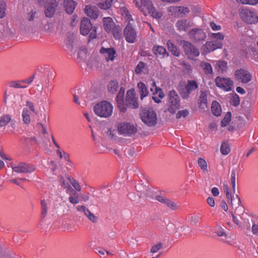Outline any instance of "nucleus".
Returning a JSON list of instances; mask_svg holds the SVG:
<instances>
[{
  "label": "nucleus",
  "instance_id": "4be33fe9",
  "mask_svg": "<svg viewBox=\"0 0 258 258\" xmlns=\"http://www.w3.org/2000/svg\"><path fill=\"white\" fill-rule=\"evenodd\" d=\"M84 11L85 14L92 19H96L99 16V10L98 8L95 7H92L90 5H87L85 7Z\"/></svg>",
  "mask_w": 258,
  "mask_h": 258
},
{
  "label": "nucleus",
  "instance_id": "69168bd1",
  "mask_svg": "<svg viewBox=\"0 0 258 258\" xmlns=\"http://www.w3.org/2000/svg\"><path fill=\"white\" fill-rule=\"evenodd\" d=\"M36 12L31 11L28 14V20L29 21H32L34 20V18L36 17Z\"/></svg>",
  "mask_w": 258,
  "mask_h": 258
},
{
  "label": "nucleus",
  "instance_id": "72a5a7b5",
  "mask_svg": "<svg viewBox=\"0 0 258 258\" xmlns=\"http://www.w3.org/2000/svg\"><path fill=\"white\" fill-rule=\"evenodd\" d=\"M220 152L223 155H227L230 153V148L227 141L222 142L220 147Z\"/></svg>",
  "mask_w": 258,
  "mask_h": 258
},
{
  "label": "nucleus",
  "instance_id": "423d86ee",
  "mask_svg": "<svg viewBox=\"0 0 258 258\" xmlns=\"http://www.w3.org/2000/svg\"><path fill=\"white\" fill-rule=\"evenodd\" d=\"M142 121L148 126H154L157 122V115L152 109H145L141 113Z\"/></svg>",
  "mask_w": 258,
  "mask_h": 258
},
{
  "label": "nucleus",
  "instance_id": "774afa93",
  "mask_svg": "<svg viewBox=\"0 0 258 258\" xmlns=\"http://www.w3.org/2000/svg\"><path fill=\"white\" fill-rule=\"evenodd\" d=\"M252 232L254 235H258V225L253 224L251 228Z\"/></svg>",
  "mask_w": 258,
  "mask_h": 258
},
{
  "label": "nucleus",
  "instance_id": "09e8293b",
  "mask_svg": "<svg viewBox=\"0 0 258 258\" xmlns=\"http://www.w3.org/2000/svg\"><path fill=\"white\" fill-rule=\"evenodd\" d=\"M69 202L74 204L76 205L79 203L78 195L76 192L74 194V196H70L69 198Z\"/></svg>",
  "mask_w": 258,
  "mask_h": 258
},
{
  "label": "nucleus",
  "instance_id": "9d476101",
  "mask_svg": "<svg viewBox=\"0 0 258 258\" xmlns=\"http://www.w3.org/2000/svg\"><path fill=\"white\" fill-rule=\"evenodd\" d=\"M11 167L13 171L17 173H29L35 170V167L33 165L25 162L13 163Z\"/></svg>",
  "mask_w": 258,
  "mask_h": 258
},
{
  "label": "nucleus",
  "instance_id": "a18cd8bd",
  "mask_svg": "<svg viewBox=\"0 0 258 258\" xmlns=\"http://www.w3.org/2000/svg\"><path fill=\"white\" fill-rule=\"evenodd\" d=\"M236 1L241 4L255 6L258 4V0H236Z\"/></svg>",
  "mask_w": 258,
  "mask_h": 258
},
{
  "label": "nucleus",
  "instance_id": "de8ad7c7",
  "mask_svg": "<svg viewBox=\"0 0 258 258\" xmlns=\"http://www.w3.org/2000/svg\"><path fill=\"white\" fill-rule=\"evenodd\" d=\"M76 209L77 211L80 212L81 213H83L85 216L87 215V214L89 213V211H90L89 209L83 205L77 206L76 207Z\"/></svg>",
  "mask_w": 258,
  "mask_h": 258
},
{
  "label": "nucleus",
  "instance_id": "ddd939ff",
  "mask_svg": "<svg viewBox=\"0 0 258 258\" xmlns=\"http://www.w3.org/2000/svg\"><path fill=\"white\" fill-rule=\"evenodd\" d=\"M216 86L220 89L228 92L231 90L233 86V82L230 78L217 77L215 79Z\"/></svg>",
  "mask_w": 258,
  "mask_h": 258
},
{
  "label": "nucleus",
  "instance_id": "473e14b6",
  "mask_svg": "<svg viewBox=\"0 0 258 258\" xmlns=\"http://www.w3.org/2000/svg\"><path fill=\"white\" fill-rule=\"evenodd\" d=\"M112 34L115 39H120L122 36V30L120 26L115 25L111 29Z\"/></svg>",
  "mask_w": 258,
  "mask_h": 258
},
{
  "label": "nucleus",
  "instance_id": "b1692460",
  "mask_svg": "<svg viewBox=\"0 0 258 258\" xmlns=\"http://www.w3.org/2000/svg\"><path fill=\"white\" fill-rule=\"evenodd\" d=\"M170 11L175 15H186L189 13L190 11L188 7L183 6H172L170 8Z\"/></svg>",
  "mask_w": 258,
  "mask_h": 258
},
{
  "label": "nucleus",
  "instance_id": "c03bdc74",
  "mask_svg": "<svg viewBox=\"0 0 258 258\" xmlns=\"http://www.w3.org/2000/svg\"><path fill=\"white\" fill-rule=\"evenodd\" d=\"M10 87L14 88H26L27 87V85H23L21 80L12 82Z\"/></svg>",
  "mask_w": 258,
  "mask_h": 258
},
{
  "label": "nucleus",
  "instance_id": "a19ab883",
  "mask_svg": "<svg viewBox=\"0 0 258 258\" xmlns=\"http://www.w3.org/2000/svg\"><path fill=\"white\" fill-rule=\"evenodd\" d=\"M215 233L218 236L224 237L225 239L227 238V234L224 228L220 225H217L215 229Z\"/></svg>",
  "mask_w": 258,
  "mask_h": 258
},
{
  "label": "nucleus",
  "instance_id": "f3484780",
  "mask_svg": "<svg viewBox=\"0 0 258 258\" xmlns=\"http://www.w3.org/2000/svg\"><path fill=\"white\" fill-rule=\"evenodd\" d=\"M151 91L153 92V100L156 103H160L161 99L164 97V93L162 90L157 87L155 82H153L150 88Z\"/></svg>",
  "mask_w": 258,
  "mask_h": 258
},
{
  "label": "nucleus",
  "instance_id": "79ce46f5",
  "mask_svg": "<svg viewBox=\"0 0 258 258\" xmlns=\"http://www.w3.org/2000/svg\"><path fill=\"white\" fill-rule=\"evenodd\" d=\"M113 0H105L103 3H100L98 4V6L101 9L104 10L109 9L111 6V4Z\"/></svg>",
  "mask_w": 258,
  "mask_h": 258
},
{
  "label": "nucleus",
  "instance_id": "7c9ffc66",
  "mask_svg": "<svg viewBox=\"0 0 258 258\" xmlns=\"http://www.w3.org/2000/svg\"><path fill=\"white\" fill-rule=\"evenodd\" d=\"M167 45L168 50L171 52L173 55L175 56H179L180 51L170 40H168L167 41Z\"/></svg>",
  "mask_w": 258,
  "mask_h": 258
},
{
  "label": "nucleus",
  "instance_id": "6ab92c4d",
  "mask_svg": "<svg viewBox=\"0 0 258 258\" xmlns=\"http://www.w3.org/2000/svg\"><path fill=\"white\" fill-rule=\"evenodd\" d=\"M155 199L158 202L164 204L168 208L171 210L175 211L178 208L177 204L174 201L165 197L157 195L156 196Z\"/></svg>",
  "mask_w": 258,
  "mask_h": 258
},
{
  "label": "nucleus",
  "instance_id": "58836bf2",
  "mask_svg": "<svg viewBox=\"0 0 258 258\" xmlns=\"http://www.w3.org/2000/svg\"><path fill=\"white\" fill-rule=\"evenodd\" d=\"M229 204L230 205L232 209H234L235 207L240 204V199L238 195L236 196L235 198L232 199V196L230 199H227Z\"/></svg>",
  "mask_w": 258,
  "mask_h": 258
},
{
  "label": "nucleus",
  "instance_id": "a878e982",
  "mask_svg": "<svg viewBox=\"0 0 258 258\" xmlns=\"http://www.w3.org/2000/svg\"><path fill=\"white\" fill-rule=\"evenodd\" d=\"M77 5V3L73 0H64V7L68 14H72Z\"/></svg>",
  "mask_w": 258,
  "mask_h": 258
},
{
  "label": "nucleus",
  "instance_id": "2eb2a0df",
  "mask_svg": "<svg viewBox=\"0 0 258 258\" xmlns=\"http://www.w3.org/2000/svg\"><path fill=\"white\" fill-rule=\"evenodd\" d=\"M126 104L127 106L132 108H137L138 107V98L136 97V92L134 89L127 91Z\"/></svg>",
  "mask_w": 258,
  "mask_h": 258
},
{
  "label": "nucleus",
  "instance_id": "052dcab7",
  "mask_svg": "<svg viewBox=\"0 0 258 258\" xmlns=\"http://www.w3.org/2000/svg\"><path fill=\"white\" fill-rule=\"evenodd\" d=\"M223 190L224 192L226 194V197L227 199H230L231 196H232L231 194L230 193V188L228 186L227 184H223Z\"/></svg>",
  "mask_w": 258,
  "mask_h": 258
},
{
  "label": "nucleus",
  "instance_id": "6e6552de",
  "mask_svg": "<svg viewBox=\"0 0 258 258\" xmlns=\"http://www.w3.org/2000/svg\"><path fill=\"white\" fill-rule=\"evenodd\" d=\"M125 40L130 43H134L137 40V32L135 27L128 23L123 30Z\"/></svg>",
  "mask_w": 258,
  "mask_h": 258
},
{
  "label": "nucleus",
  "instance_id": "39448f33",
  "mask_svg": "<svg viewBox=\"0 0 258 258\" xmlns=\"http://www.w3.org/2000/svg\"><path fill=\"white\" fill-rule=\"evenodd\" d=\"M92 29V32L89 35V38L91 39L96 38L97 37L96 27H92L90 20L86 18H84L80 24V33L83 35H86L88 34L91 30Z\"/></svg>",
  "mask_w": 258,
  "mask_h": 258
},
{
  "label": "nucleus",
  "instance_id": "c85d7f7f",
  "mask_svg": "<svg viewBox=\"0 0 258 258\" xmlns=\"http://www.w3.org/2000/svg\"><path fill=\"white\" fill-rule=\"evenodd\" d=\"M118 88V83L114 80L110 81L107 85L108 91L112 94H115L117 91Z\"/></svg>",
  "mask_w": 258,
  "mask_h": 258
},
{
  "label": "nucleus",
  "instance_id": "2f4dec72",
  "mask_svg": "<svg viewBox=\"0 0 258 258\" xmlns=\"http://www.w3.org/2000/svg\"><path fill=\"white\" fill-rule=\"evenodd\" d=\"M138 88L139 90L141 99H143L148 95V91L146 86L143 82H139L138 84Z\"/></svg>",
  "mask_w": 258,
  "mask_h": 258
},
{
  "label": "nucleus",
  "instance_id": "f03ea898",
  "mask_svg": "<svg viewBox=\"0 0 258 258\" xmlns=\"http://www.w3.org/2000/svg\"><path fill=\"white\" fill-rule=\"evenodd\" d=\"M133 3L145 16H147L148 13L153 18L157 19L163 16L162 12L156 11L151 0H133Z\"/></svg>",
  "mask_w": 258,
  "mask_h": 258
},
{
  "label": "nucleus",
  "instance_id": "6e6d98bb",
  "mask_svg": "<svg viewBox=\"0 0 258 258\" xmlns=\"http://www.w3.org/2000/svg\"><path fill=\"white\" fill-rule=\"evenodd\" d=\"M234 209V215L235 214L240 215V214H242L244 212V208L241 205H240V204L235 207Z\"/></svg>",
  "mask_w": 258,
  "mask_h": 258
},
{
  "label": "nucleus",
  "instance_id": "9b49d317",
  "mask_svg": "<svg viewBox=\"0 0 258 258\" xmlns=\"http://www.w3.org/2000/svg\"><path fill=\"white\" fill-rule=\"evenodd\" d=\"M182 44L185 54L188 59L194 60L195 57L199 56V50L191 43L184 40Z\"/></svg>",
  "mask_w": 258,
  "mask_h": 258
},
{
  "label": "nucleus",
  "instance_id": "393cba45",
  "mask_svg": "<svg viewBox=\"0 0 258 258\" xmlns=\"http://www.w3.org/2000/svg\"><path fill=\"white\" fill-rule=\"evenodd\" d=\"M153 51L155 55L161 57H165L168 56V53L166 49L162 46L155 45L153 48Z\"/></svg>",
  "mask_w": 258,
  "mask_h": 258
},
{
  "label": "nucleus",
  "instance_id": "bb28decb",
  "mask_svg": "<svg viewBox=\"0 0 258 258\" xmlns=\"http://www.w3.org/2000/svg\"><path fill=\"white\" fill-rule=\"evenodd\" d=\"M103 27L104 30L107 32L111 31V29L115 25L112 19L110 17H105L103 18Z\"/></svg>",
  "mask_w": 258,
  "mask_h": 258
},
{
  "label": "nucleus",
  "instance_id": "5fc2aeb1",
  "mask_svg": "<svg viewBox=\"0 0 258 258\" xmlns=\"http://www.w3.org/2000/svg\"><path fill=\"white\" fill-rule=\"evenodd\" d=\"M188 114V111L187 109H184L179 111L176 115L177 118H180L181 117H185Z\"/></svg>",
  "mask_w": 258,
  "mask_h": 258
},
{
  "label": "nucleus",
  "instance_id": "680f3d73",
  "mask_svg": "<svg viewBox=\"0 0 258 258\" xmlns=\"http://www.w3.org/2000/svg\"><path fill=\"white\" fill-rule=\"evenodd\" d=\"M212 37L214 38H216V40L222 41L224 39V36L223 34L218 32L216 33H213Z\"/></svg>",
  "mask_w": 258,
  "mask_h": 258
},
{
  "label": "nucleus",
  "instance_id": "37998d69",
  "mask_svg": "<svg viewBox=\"0 0 258 258\" xmlns=\"http://www.w3.org/2000/svg\"><path fill=\"white\" fill-rule=\"evenodd\" d=\"M58 181H59L60 185L63 188H66L68 187V189L66 191L67 193H68L69 190H73V189L72 188L71 186L69 184L66 183L64 178L62 176H60L58 177Z\"/></svg>",
  "mask_w": 258,
  "mask_h": 258
},
{
  "label": "nucleus",
  "instance_id": "c756f323",
  "mask_svg": "<svg viewBox=\"0 0 258 258\" xmlns=\"http://www.w3.org/2000/svg\"><path fill=\"white\" fill-rule=\"evenodd\" d=\"M211 110L213 114L216 116H219L222 113V109L220 104L217 101H213L211 105Z\"/></svg>",
  "mask_w": 258,
  "mask_h": 258
},
{
  "label": "nucleus",
  "instance_id": "bf43d9fd",
  "mask_svg": "<svg viewBox=\"0 0 258 258\" xmlns=\"http://www.w3.org/2000/svg\"><path fill=\"white\" fill-rule=\"evenodd\" d=\"M35 78V75L33 74L31 76H30L29 78L22 80L23 84H24V85H27V86L31 84L32 82L33 81L34 79Z\"/></svg>",
  "mask_w": 258,
  "mask_h": 258
},
{
  "label": "nucleus",
  "instance_id": "1a4fd4ad",
  "mask_svg": "<svg viewBox=\"0 0 258 258\" xmlns=\"http://www.w3.org/2000/svg\"><path fill=\"white\" fill-rule=\"evenodd\" d=\"M241 19L248 24H256L258 23V16L254 11L248 9H242L240 12Z\"/></svg>",
  "mask_w": 258,
  "mask_h": 258
},
{
  "label": "nucleus",
  "instance_id": "49530a36",
  "mask_svg": "<svg viewBox=\"0 0 258 258\" xmlns=\"http://www.w3.org/2000/svg\"><path fill=\"white\" fill-rule=\"evenodd\" d=\"M231 113L226 114L224 118L221 120V125L223 127L226 126L231 121Z\"/></svg>",
  "mask_w": 258,
  "mask_h": 258
},
{
  "label": "nucleus",
  "instance_id": "7ed1b4c3",
  "mask_svg": "<svg viewBox=\"0 0 258 258\" xmlns=\"http://www.w3.org/2000/svg\"><path fill=\"white\" fill-rule=\"evenodd\" d=\"M95 113L100 117L107 118L110 116L113 112V106L106 101L97 103L93 108Z\"/></svg>",
  "mask_w": 258,
  "mask_h": 258
},
{
  "label": "nucleus",
  "instance_id": "f257e3e1",
  "mask_svg": "<svg viewBox=\"0 0 258 258\" xmlns=\"http://www.w3.org/2000/svg\"><path fill=\"white\" fill-rule=\"evenodd\" d=\"M133 3L145 16H147L148 13L153 18L157 19L163 16L162 12L156 11L151 0H133Z\"/></svg>",
  "mask_w": 258,
  "mask_h": 258
},
{
  "label": "nucleus",
  "instance_id": "e433bc0d",
  "mask_svg": "<svg viewBox=\"0 0 258 258\" xmlns=\"http://www.w3.org/2000/svg\"><path fill=\"white\" fill-rule=\"evenodd\" d=\"M56 7V5H52L47 7L45 10V14L46 17L48 18L52 17L55 12Z\"/></svg>",
  "mask_w": 258,
  "mask_h": 258
},
{
  "label": "nucleus",
  "instance_id": "5701e85b",
  "mask_svg": "<svg viewBox=\"0 0 258 258\" xmlns=\"http://www.w3.org/2000/svg\"><path fill=\"white\" fill-rule=\"evenodd\" d=\"M208 92L201 91L199 98L198 100V103L199 107L203 109L208 108Z\"/></svg>",
  "mask_w": 258,
  "mask_h": 258
},
{
  "label": "nucleus",
  "instance_id": "e2e57ef3",
  "mask_svg": "<svg viewBox=\"0 0 258 258\" xmlns=\"http://www.w3.org/2000/svg\"><path fill=\"white\" fill-rule=\"evenodd\" d=\"M122 90V88H121L120 89L119 92L118 93L116 97V100H123V96L124 93V90Z\"/></svg>",
  "mask_w": 258,
  "mask_h": 258
},
{
  "label": "nucleus",
  "instance_id": "13d9d810",
  "mask_svg": "<svg viewBox=\"0 0 258 258\" xmlns=\"http://www.w3.org/2000/svg\"><path fill=\"white\" fill-rule=\"evenodd\" d=\"M85 216H86L92 222L95 223L97 221V217L95 216L90 211H89V213H88L87 215Z\"/></svg>",
  "mask_w": 258,
  "mask_h": 258
},
{
  "label": "nucleus",
  "instance_id": "dca6fc26",
  "mask_svg": "<svg viewBox=\"0 0 258 258\" xmlns=\"http://www.w3.org/2000/svg\"><path fill=\"white\" fill-rule=\"evenodd\" d=\"M235 76L237 81L242 83H247L251 80V74L244 69H239L236 71Z\"/></svg>",
  "mask_w": 258,
  "mask_h": 258
},
{
  "label": "nucleus",
  "instance_id": "ea45409f",
  "mask_svg": "<svg viewBox=\"0 0 258 258\" xmlns=\"http://www.w3.org/2000/svg\"><path fill=\"white\" fill-rule=\"evenodd\" d=\"M66 178L71 183L72 186L77 191H80L81 190L80 184L75 179L71 178L68 175H66Z\"/></svg>",
  "mask_w": 258,
  "mask_h": 258
},
{
  "label": "nucleus",
  "instance_id": "4468645a",
  "mask_svg": "<svg viewBox=\"0 0 258 258\" xmlns=\"http://www.w3.org/2000/svg\"><path fill=\"white\" fill-rule=\"evenodd\" d=\"M190 39L195 42L203 41L206 38V33L202 29L195 28L188 32Z\"/></svg>",
  "mask_w": 258,
  "mask_h": 258
},
{
  "label": "nucleus",
  "instance_id": "4c0bfd02",
  "mask_svg": "<svg viewBox=\"0 0 258 258\" xmlns=\"http://www.w3.org/2000/svg\"><path fill=\"white\" fill-rule=\"evenodd\" d=\"M30 112L27 109L24 108L22 111L23 121L24 123L28 124L31 122Z\"/></svg>",
  "mask_w": 258,
  "mask_h": 258
},
{
  "label": "nucleus",
  "instance_id": "f704fd0d",
  "mask_svg": "<svg viewBox=\"0 0 258 258\" xmlns=\"http://www.w3.org/2000/svg\"><path fill=\"white\" fill-rule=\"evenodd\" d=\"M120 12L121 15L124 17L126 21H128V23H131V21H134L132 15L130 14L127 8L122 7L120 8Z\"/></svg>",
  "mask_w": 258,
  "mask_h": 258
},
{
  "label": "nucleus",
  "instance_id": "f8f14e48",
  "mask_svg": "<svg viewBox=\"0 0 258 258\" xmlns=\"http://www.w3.org/2000/svg\"><path fill=\"white\" fill-rule=\"evenodd\" d=\"M198 88V84L195 80H187V84L180 92V95L184 99L189 97L192 93Z\"/></svg>",
  "mask_w": 258,
  "mask_h": 258
},
{
  "label": "nucleus",
  "instance_id": "412c9836",
  "mask_svg": "<svg viewBox=\"0 0 258 258\" xmlns=\"http://www.w3.org/2000/svg\"><path fill=\"white\" fill-rule=\"evenodd\" d=\"M100 52L104 55L107 61L113 60L115 57L116 52L113 48H105L102 47L100 50Z\"/></svg>",
  "mask_w": 258,
  "mask_h": 258
},
{
  "label": "nucleus",
  "instance_id": "4d7b16f0",
  "mask_svg": "<svg viewBox=\"0 0 258 258\" xmlns=\"http://www.w3.org/2000/svg\"><path fill=\"white\" fill-rule=\"evenodd\" d=\"M162 247V243L159 242L158 244L153 245L151 249V252L156 253L158 252Z\"/></svg>",
  "mask_w": 258,
  "mask_h": 258
},
{
  "label": "nucleus",
  "instance_id": "864d4df0",
  "mask_svg": "<svg viewBox=\"0 0 258 258\" xmlns=\"http://www.w3.org/2000/svg\"><path fill=\"white\" fill-rule=\"evenodd\" d=\"M116 102L117 107L119 109L120 111L122 112H124L126 110V107L124 104V100H117Z\"/></svg>",
  "mask_w": 258,
  "mask_h": 258
},
{
  "label": "nucleus",
  "instance_id": "a211bd4d",
  "mask_svg": "<svg viewBox=\"0 0 258 258\" xmlns=\"http://www.w3.org/2000/svg\"><path fill=\"white\" fill-rule=\"evenodd\" d=\"M9 123L13 128H15L16 121L12 119L10 114H4L0 116V128L5 127Z\"/></svg>",
  "mask_w": 258,
  "mask_h": 258
},
{
  "label": "nucleus",
  "instance_id": "603ef678",
  "mask_svg": "<svg viewBox=\"0 0 258 258\" xmlns=\"http://www.w3.org/2000/svg\"><path fill=\"white\" fill-rule=\"evenodd\" d=\"M6 4L3 2H0V19L4 18L5 16L6 13Z\"/></svg>",
  "mask_w": 258,
  "mask_h": 258
},
{
  "label": "nucleus",
  "instance_id": "aec40b11",
  "mask_svg": "<svg viewBox=\"0 0 258 258\" xmlns=\"http://www.w3.org/2000/svg\"><path fill=\"white\" fill-rule=\"evenodd\" d=\"M191 26V22L186 19L178 20L176 24V29L180 32H186Z\"/></svg>",
  "mask_w": 258,
  "mask_h": 258
},
{
  "label": "nucleus",
  "instance_id": "cd10ccee",
  "mask_svg": "<svg viewBox=\"0 0 258 258\" xmlns=\"http://www.w3.org/2000/svg\"><path fill=\"white\" fill-rule=\"evenodd\" d=\"M41 204V214L40 217L42 219L45 218L47 214L49 208L48 204L43 199L40 201Z\"/></svg>",
  "mask_w": 258,
  "mask_h": 258
},
{
  "label": "nucleus",
  "instance_id": "0eeeda50",
  "mask_svg": "<svg viewBox=\"0 0 258 258\" xmlns=\"http://www.w3.org/2000/svg\"><path fill=\"white\" fill-rule=\"evenodd\" d=\"M168 111L175 113L180 107V99L176 91H170L168 93Z\"/></svg>",
  "mask_w": 258,
  "mask_h": 258
},
{
  "label": "nucleus",
  "instance_id": "c9c22d12",
  "mask_svg": "<svg viewBox=\"0 0 258 258\" xmlns=\"http://www.w3.org/2000/svg\"><path fill=\"white\" fill-rule=\"evenodd\" d=\"M213 51H214V49L212 45H211V41L207 42L201 47V52L204 55H206Z\"/></svg>",
  "mask_w": 258,
  "mask_h": 258
},
{
  "label": "nucleus",
  "instance_id": "20e7f679",
  "mask_svg": "<svg viewBox=\"0 0 258 258\" xmlns=\"http://www.w3.org/2000/svg\"><path fill=\"white\" fill-rule=\"evenodd\" d=\"M117 128L118 134L125 137H132L138 132L137 125L131 122H119Z\"/></svg>",
  "mask_w": 258,
  "mask_h": 258
},
{
  "label": "nucleus",
  "instance_id": "3c124183",
  "mask_svg": "<svg viewBox=\"0 0 258 258\" xmlns=\"http://www.w3.org/2000/svg\"><path fill=\"white\" fill-rule=\"evenodd\" d=\"M211 42L214 50L218 48H221L223 46L222 41L219 40H213L211 41Z\"/></svg>",
  "mask_w": 258,
  "mask_h": 258
},
{
  "label": "nucleus",
  "instance_id": "8fccbe9b",
  "mask_svg": "<svg viewBox=\"0 0 258 258\" xmlns=\"http://www.w3.org/2000/svg\"><path fill=\"white\" fill-rule=\"evenodd\" d=\"M198 164L202 170H207V164L204 159L200 158L198 160Z\"/></svg>",
  "mask_w": 258,
  "mask_h": 258
},
{
  "label": "nucleus",
  "instance_id": "0e129e2a",
  "mask_svg": "<svg viewBox=\"0 0 258 258\" xmlns=\"http://www.w3.org/2000/svg\"><path fill=\"white\" fill-rule=\"evenodd\" d=\"M240 103V99L239 96L235 94L234 96H233L232 99V104L235 106H238Z\"/></svg>",
  "mask_w": 258,
  "mask_h": 258
},
{
  "label": "nucleus",
  "instance_id": "338daca9",
  "mask_svg": "<svg viewBox=\"0 0 258 258\" xmlns=\"http://www.w3.org/2000/svg\"><path fill=\"white\" fill-rule=\"evenodd\" d=\"M210 26L214 31L219 30L221 29V26L220 25H217L216 23L213 22L210 23Z\"/></svg>",
  "mask_w": 258,
  "mask_h": 258
}]
</instances>
